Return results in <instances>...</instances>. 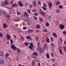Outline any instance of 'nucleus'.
<instances>
[{
	"label": "nucleus",
	"mask_w": 66,
	"mask_h": 66,
	"mask_svg": "<svg viewBox=\"0 0 66 66\" xmlns=\"http://www.w3.org/2000/svg\"><path fill=\"white\" fill-rule=\"evenodd\" d=\"M38 47L39 51V52L40 54L43 53V51H44L43 49L41 48V46H38Z\"/></svg>",
	"instance_id": "1"
},
{
	"label": "nucleus",
	"mask_w": 66,
	"mask_h": 66,
	"mask_svg": "<svg viewBox=\"0 0 66 66\" xmlns=\"http://www.w3.org/2000/svg\"><path fill=\"white\" fill-rule=\"evenodd\" d=\"M11 47L13 50H16V49H17L16 47V46H15L14 44H11Z\"/></svg>",
	"instance_id": "2"
},
{
	"label": "nucleus",
	"mask_w": 66,
	"mask_h": 66,
	"mask_svg": "<svg viewBox=\"0 0 66 66\" xmlns=\"http://www.w3.org/2000/svg\"><path fill=\"white\" fill-rule=\"evenodd\" d=\"M1 13L2 14H3V15H6L7 14L6 12L5 11L3 10H1Z\"/></svg>",
	"instance_id": "3"
},
{
	"label": "nucleus",
	"mask_w": 66,
	"mask_h": 66,
	"mask_svg": "<svg viewBox=\"0 0 66 66\" xmlns=\"http://www.w3.org/2000/svg\"><path fill=\"white\" fill-rule=\"evenodd\" d=\"M40 13L43 16H44V17H46V15L45 14V13L42 11V10L41 9H40Z\"/></svg>",
	"instance_id": "4"
},
{
	"label": "nucleus",
	"mask_w": 66,
	"mask_h": 66,
	"mask_svg": "<svg viewBox=\"0 0 66 66\" xmlns=\"http://www.w3.org/2000/svg\"><path fill=\"white\" fill-rule=\"evenodd\" d=\"M33 44L32 43H30V45L29 46V48L31 49H33Z\"/></svg>",
	"instance_id": "5"
},
{
	"label": "nucleus",
	"mask_w": 66,
	"mask_h": 66,
	"mask_svg": "<svg viewBox=\"0 0 66 66\" xmlns=\"http://www.w3.org/2000/svg\"><path fill=\"white\" fill-rule=\"evenodd\" d=\"M59 27L61 30H63L64 29L65 26L64 25L61 24L60 25Z\"/></svg>",
	"instance_id": "6"
},
{
	"label": "nucleus",
	"mask_w": 66,
	"mask_h": 66,
	"mask_svg": "<svg viewBox=\"0 0 66 66\" xmlns=\"http://www.w3.org/2000/svg\"><path fill=\"white\" fill-rule=\"evenodd\" d=\"M24 16L26 17H29V14L28 13L26 12H24Z\"/></svg>",
	"instance_id": "7"
},
{
	"label": "nucleus",
	"mask_w": 66,
	"mask_h": 66,
	"mask_svg": "<svg viewBox=\"0 0 66 66\" xmlns=\"http://www.w3.org/2000/svg\"><path fill=\"white\" fill-rule=\"evenodd\" d=\"M18 4L20 6H21V7H22V6H23V4H22V3H21V2L20 1H19L18 2Z\"/></svg>",
	"instance_id": "8"
},
{
	"label": "nucleus",
	"mask_w": 66,
	"mask_h": 66,
	"mask_svg": "<svg viewBox=\"0 0 66 66\" xmlns=\"http://www.w3.org/2000/svg\"><path fill=\"white\" fill-rule=\"evenodd\" d=\"M13 20L15 21H19L20 20L19 18H14L13 19Z\"/></svg>",
	"instance_id": "9"
},
{
	"label": "nucleus",
	"mask_w": 66,
	"mask_h": 66,
	"mask_svg": "<svg viewBox=\"0 0 66 66\" xmlns=\"http://www.w3.org/2000/svg\"><path fill=\"white\" fill-rule=\"evenodd\" d=\"M49 8H51L52 6V3L51 2H49Z\"/></svg>",
	"instance_id": "10"
},
{
	"label": "nucleus",
	"mask_w": 66,
	"mask_h": 66,
	"mask_svg": "<svg viewBox=\"0 0 66 66\" xmlns=\"http://www.w3.org/2000/svg\"><path fill=\"white\" fill-rule=\"evenodd\" d=\"M3 27L4 28H6L7 27V24L6 23H4L3 24Z\"/></svg>",
	"instance_id": "11"
},
{
	"label": "nucleus",
	"mask_w": 66,
	"mask_h": 66,
	"mask_svg": "<svg viewBox=\"0 0 66 66\" xmlns=\"http://www.w3.org/2000/svg\"><path fill=\"white\" fill-rule=\"evenodd\" d=\"M12 6L13 7H14L15 6L16 7L18 6V4L16 3H14L12 5Z\"/></svg>",
	"instance_id": "12"
},
{
	"label": "nucleus",
	"mask_w": 66,
	"mask_h": 66,
	"mask_svg": "<svg viewBox=\"0 0 66 66\" xmlns=\"http://www.w3.org/2000/svg\"><path fill=\"white\" fill-rule=\"evenodd\" d=\"M55 12L57 14H59V13H60L61 12L60 11V10L58 9L55 10Z\"/></svg>",
	"instance_id": "13"
},
{
	"label": "nucleus",
	"mask_w": 66,
	"mask_h": 66,
	"mask_svg": "<svg viewBox=\"0 0 66 66\" xmlns=\"http://www.w3.org/2000/svg\"><path fill=\"white\" fill-rule=\"evenodd\" d=\"M7 38L8 40H10L11 39V36L8 34L6 35Z\"/></svg>",
	"instance_id": "14"
},
{
	"label": "nucleus",
	"mask_w": 66,
	"mask_h": 66,
	"mask_svg": "<svg viewBox=\"0 0 66 66\" xmlns=\"http://www.w3.org/2000/svg\"><path fill=\"white\" fill-rule=\"evenodd\" d=\"M33 5L35 7H36V2L35 1H33Z\"/></svg>",
	"instance_id": "15"
},
{
	"label": "nucleus",
	"mask_w": 66,
	"mask_h": 66,
	"mask_svg": "<svg viewBox=\"0 0 66 66\" xmlns=\"http://www.w3.org/2000/svg\"><path fill=\"white\" fill-rule=\"evenodd\" d=\"M16 52L18 53H20L21 52V50L19 48H17L16 50Z\"/></svg>",
	"instance_id": "16"
},
{
	"label": "nucleus",
	"mask_w": 66,
	"mask_h": 66,
	"mask_svg": "<svg viewBox=\"0 0 66 66\" xmlns=\"http://www.w3.org/2000/svg\"><path fill=\"white\" fill-rule=\"evenodd\" d=\"M4 3L6 5H9V3L8 2V1H7V0L5 1H4Z\"/></svg>",
	"instance_id": "17"
},
{
	"label": "nucleus",
	"mask_w": 66,
	"mask_h": 66,
	"mask_svg": "<svg viewBox=\"0 0 66 66\" xmlns=\"http://www.w3.org/2000/svg\"><path fill=\"white\" fill-rule=\"evenodd\" d=\"M36 27L37 29H40V25H39V24H37L36 25Z\"/></svg>",
	"instance_id": "18"
},
{
	"label": "nucleus",
	"mask_w": 66,
	"mask_h": 66,
	"mask_svg": "<svg viewBox=\"0 0 66 66\" xmlns=\"http://www.w3.org/2000/svg\"><path fill=\"white\" fill-rule=\"evenodd\" d=\"M53 35L54 36V37H57V36L56 35V34L55 33V32H54L53 33Z\"/></svg>",
	"instance_id": "19"
},
{
	"label": "nucleus",
	"mask_w": 66,
	"mask_h": 66,
	"mask_svg": "<svg viewBox=\"0 0 66 66\" xmlns=\"http://www.w3.org/2000/svg\"><path fill=\"white\" fill-rule=\"evenodd\" d=\"M60 3L61 2H59V1H58L56 3V5H59Z\"/></svg>",
	"instance_id": "20"
},
{
	"label": "nucleus",
	"mask_w": 66,
	"mask_h": 66,
	"mask_svg": "<svg viewBox=\"0 0 66 66\" xmlns=\"http://www.w3.org/2000/svg\"><path fill=\"white\" fill-rule=\"evenodd\" d=\"M9 54L8 53H6L5 55V56L6 57H7L9 56Z\"/></svg>",
	"instance_id": "21"
},
{
	"label": "nucleus",
	"mask_w": 66,
	"mask_h": 66,
	"mask_svg": "<svg viewBox=\"0 0 66 66\" xmlns=\"http://www.w3.org/2000/svg\"><path fill=\"white\" fill-rule=\"evenodd\" d=\"M39 18V20L41 21V22H43V19L41 18Z\"/></svg>",
	"instance_id": "22"
},
{
	"label": "nucleus",
	"mask_w": 66,
	"mask_h": 66,
	"mask_svg": "<svg viewBox=\"0 0 66 66\" xmlns=\"http://www.w3.org/2000/svg\"><path fill=\"white\" fill-rule=\"evenodd\" d=\"M58 7L59 8V9H62L63 8V6L60 5L58 6Z\"/></svg>",
	"instance_id": "23"
},
{
	"label": "nucleus",
	"mask_w": 66,
	"mask_h": 66,
	"mask_svg": "<svg viewBox=\"0 0 66 66\" xmlns=\"http://www.w3.org/2000/svg\"><path fill=\"white\" fill-rule=\"evenodd\" d=\"M46 42L47 43H49L50 42V40H49V39L48 38H47L46 39Z\"/></svg>",
	"instance_id": "24"
},
{
	"label": "nucleus",
	"mask_w": 66,
	"mask_h": 66,
	"mask_svg": "<svg viewBox=\"0 0 66 66\" xmlns=\"http://www.w3.org/2000/svg\"><path fill=\"white\" fill-rule=\"evenodd\" d=\"M26 37L28 39H31V37L29 36H27V37Z\"/></svg>",
	"instance_id": "25"
},
{
	"label": "nucleus",
	"mask_w": 66,
	"mask_h": 66,
	"mask_svg": "<svg viewBox=\"0 0 66 66\" xmlns=\"http://www.w3.org/2000/svg\"><path fill=\"white\" fill-rule=\"evenodd\" d=\"M3 61L1 60H0V64H3Z\"/></svg>",
	"instance_id": "26"
},
{
	"label": "nucleus",
	"mask_w": 66,
	"mask_h": 66,
	"mask_svg": "<svg viewBox=\"0 0 66 66\" xmlns=\"http://www.w3.org/2000/svg\"><path fill=\"white\" fill-rule=\"evenodd\" d=\"M46 56L47 59H49V58H50V56H49V55L48 54L46 55Z\"/></svg>",
	"instance_id": "27"
},
{
	"label": "nucleus",
	"mask_w": 66,
	"mask_h": 66,
	"mask_svg": "<svg viewBox=\"0 0 66 66\" xmlns=\"http://www.w3.org/2000/svg\"><path fill=\"white\" fill-rule=\"evenodd\" d=\"M51 55L52 56V57H54V55H53V52H52L51 54Z\"/></svg>",
	"instance_id": "28"
},
{
	"label": "nucleus",
	"mask_w": 66,
	"mask_h": 66,
	"mask_svg": "<svg viewBox=\"0 0 66 66\" xmlns=\"http://www.w3.org/2000/svg\"><path fill=\"white\" fill-rule=\"evenodd\" d=\"M63 48H64V50L65 52H66V47L65 46H63Z\"/></svg>",
	"instance_id": "29"
},
{
	"label": "nucleus",
	"mask_w": 66,
	"mask_h": 66,
	"mask_svg": "<svg viewBox=\"0 0 66 66\" xmlns=\"http://www.w3.org/2000/svg\"><path fill=\"white\" fill-rule=\"evenodd\" d=\"M3 34L0 32V37H3Z\"/></svg>",
	"instance_id": "30"
},
{
	"label": "nucleus",
	"mask_w": 66,
	"mask_h": 66,
	"mask_svg": "<svg viewBox=\"0 0 66 66\" xmlns=\"http://www.w3.org/2000/svg\"><path fill=\"white\" fill-rule=\"evenodd\" d=\"M46 27H49V23L46 22Z\"/></svg>",
	"instance_id": "31"
},
{
	"label": "nucleus",
	"mask_w": 66,
	"mask_h": 66,
	"mask_svg": "<svg viewBox=\"0 0 66 66\" xmlns=\"http://www.w3.org/2000/svg\"><path fill=\"white\" fill-rule=\"evenodd\" d=\"M33 54L36 55H37V53L36 52H34L33 53Z\"/></svg>",
	"instance_id": "32"
},
{
	"label": "nucleus",
	"mask_w": 66,
	"mask_h": 66,
	"mask_svg": "<svg viewBox=\"0 0 66 66\" xmlns=\"http://www.w3.org/2000/svg\"><path fill=\"white\" fill-rule=\"evenodd\" d=\"M47 48V44H45V46H44V49H46Z\"/></svg>",
	"instance_id": "33"
},
{
	"label": "nucleus",
	"mask_w": 66,
	"mask_h": 66,
	"mask_svg": "<svg viewBox=\"0 0 66 66\" xmlns=\"http://www.w3.org/2000/svg\"><path fill=\"white\" fill-rule=\"evenodd\" d=\"M10 16H10V15H6V17H7V18H10Z\"/></svg>",
	"instance_id": "34"
},
{
	"label": "nucleus",
	"mask_w": 66,
	"mask_h": 66,
	"mask_svg": "<svg viewBox=\"0 0 66 66\" xmlns=\"http://www.w3.org/2000/svg\"><path fill=\"white\" fill-rule=\"evenodd\" d=\"M24 44L26 46H28L29 45V43H28V42L25 43Z\"/></svg>",
	"instance_id": "35"
},
{
	"label": "nucleus",
	"mask_w": 66,
	"mask_h": 66,
	"mask_svg": "<svg viewBox=\"0 0 66 66\" xmlns=\"http://www.w3.org/2000/svg\"><path fill=\"white\" fill-rule=\"evenodd\" d=\"M36 11V10L35 9H34L33 10H32V12H35Z\"/></svg>",
	"instance_id": "36"
},
{
	"label": "nucleus",
	"mask_w": 66,
	"mask_h": 66,
	"mask_svg": "<svg viewBox=\"0 0 66 66\" xmlns=\"http://www.w3.org/2000/svg\"><path fill=\"white\" fill-rule=\"evenodd\" d=\"M0 55H1V56H2V55H3V53L2 52H0Z\"/></svg>",
	"instance_id": "37"
},
{
	"label": "nucleus",
	"mask_w": 66,
	"mask_h": 66,
	"mask_svg": "<svg viewBox=\"0 0 66 66\" xmlns=\"http://www.w3.org/2000/svg\"><path fill=\"white\" fill-rule=\"evenodd\" d=\"M18 32H19V33H20V32H21V29H18Z\"/></svg>",
	"instance_id": "38"
},
{
	"label": "nucleus",
	"mask_w": 66,
	"mask_h": 66,
	"mask_svg": "<svg viewBox=\"0 0 66 66\" xmlns=\"http://www.w3.org/2000/svg\"><path fill=\"white\" fill-rule=\"evenodd\" d=\"M28 21H29V20H28V18L26 19L25 20V21L26 22H28Z\"/></svg>",
	"instance_id": "39"
},
{
	"label": "nucleus",
	"mask_w": 66,
	"mask_h": 66,
	"mask_svg": "<svg viewBox=\"0 0 66 66\" xmlns=\"http://www.w3.org/2000/svg\"><path fill=\"white\" fill-rule=\"evenodd\" d=\"M43 6L46 7H47V5H46V4H44L43 5Z\"/></svg>",
	"instance_id": "40"
},
{
	"label": "nucleus",
	"mask_w": 66,
	"mask_h": 66,
	"mask_svg": "<svg viewBox=\"0 0 66 66\" xmlns=\"http://www.w3.org/2000/svg\"><path fill=\"white\" fill-rule=\"evenodd\" d=\"M27 12L29 14H30L31 13V11H30V10L29 9H28L27 10Z\"/></svg>",
	"instance_id": "41"
},
{
	"label": "nucleus",
	"mask_w": 66,
	"mask_h": 66,
	"mask_svg": "<svg viewBox=\"0 0 66 66\" xmlns=\"http://www.w3.org/2000/svg\"><path fill=\"white\" fill-rule=\"evenodd\" d=\"M21 38H22V40H24V38H23V36L21 35Z\"/></svg>",
	"instance_id": "42"
},
{
	"label": "nucleus",
	"mask_w": 66,
	"mask_h": 66,
	"mask_svg": "<svg viewBox=\"0 0 66 66\" xmlns=\"http://www.w3.org/2000/svg\"><path fill=\"white\" fill-rule=\"evenodd\" d=\"M42 8L44 10H45V11H46V10H47V9L45 7H43Z\"/></svg>",
	"instance_id": "43"
},
{
	"label": "nucleus",
	"mask_w": 66,
	"mask_h": 66,
	"mask_svg": "<svg viewBox=\"0 0 66 66\" xmlns=\"http://www.w3.org/2000/svg\"><path fill=\"white\" fill-rule=\"evenodd\" d=\"M59 51V52H60V54H62V50H60Z\"/></svg>",
	"instance_id": "44"
},
{
	"label": "nucleus",
	"mask_w": 66,
	"mask_h": 66,
	"mask_svg": "<svg viewBox=\"0 0 66 66\" xmlns=\"http://www.w3.org/2000/svg\"><path fill=\"white\" fill-rule=\"evenodd\" d=\"M36 40L38 42V37H36Z\"/></svg>",
	"instance_id": "45"
},
{
	"label": "nucleus",
	"mask_w": 66,
	"mask_h": 66,
	"mask_svg": "<svg viewBox=\"0 0 66 66\" xmlns=\"http://www.w3.org/2000/svg\"><path fill=\"white\" fill-rule=\"evenodd\" d=\"M29 31L30 32H33V30L31 29H29Z\"/></svg>",
	"instance_id": "46"
},
{
	"label": "nucleus",
	"mask_w": 66,
	"mask_h": 66,
	"mask_svg": "<svg viewBox=\"0 0 66 66\" xmlns=\"http://www.w3.org/2000/svg\"><path fill=\"white\" fill-rule=\"evenodd\" d=\"M43 31L44 32H48V30H47V29H44Z\"/></svg>",
	"instance_id": "47"
},
{
	"label": "nucleus",
	"mask_w": 66,
	"mask_h": 66,
	"mask_svg": "<svg viewBox=\"0 0 66 66\" xmlns=\"http://www.w3.org/2000/svg\"><path fill=\"white\" fill-rule=\"evenodd\" d=\"M63 34H66V31H63Z\"/></svg>",
	"instance_id": "48"
},
{
	"label": "nucleus",
	"mask_w": 66,
	"mask_h": 66,
	"mask_svg": "<svg viewBox=\"0 0 66 66\" xmlns=\"http://www.w3.org/2000/svg\"><path fill=\"white\" fill-rule=\"evenodd\" d=\"M11 44H13V41L12 40H10Z\"/></svg>",
	"instance_id": "49"
},
{
	"label": "nucleus",
	"mask_w": 66,
	"mask_h": 66,
	"mask_svg": "<svg viewBox=\"0 0 66 66\" xmlns=\"http://www.w3.org/2000/svg\"><path fill=\"white\" fill-rule=\"evenodd\" d=\"M34 15L35 16H37L38 15V13H34Z\"/></svg>",
	"instance_id": "50"
},
{
	"label": "nucleus",
	"mask_w": 66,
	"mask_h": 66,
	"mask_svg": "<svg viewBox=\"0 0 66 66\" xmlns=\"http://www.w3.org/2000/svg\"><path fill=\"white\" fill-rule=\"evenodd\" d=\"M34 18L35 20H37V17H35L34 16Z\"/></svg>",
	"instance_id": "51"
},
{
	"label": "nucleus",
	"mask_w": 66,
	"mask_h": 66,
	"mask_svg": "<svg viewBox=\"0 0 66 66\" xmlns=\"http://www.w3.org/2000/svg\"><path fill=\"white\" fill-rule=\"evenodd\" d=\"M51 41H52V42H53V38H52V37H51Z\"/></svg>",
	"instance_id": "52"
},
{
	"label": "nucleus",
	"mask_w": 66,
	"mask_h": 66,
	"mask_svg": "<svg viewBox=\"0 0 66 66\" xmlns=\"http://www.w3.org/2000/svg\"><path fill=\"white\" fill-rule=\"evenodd\" d=\"M13 36L14 38H16V36H15V35H13Z\"/></svg>",
	"instance_id": "53"
},
{
	"label": "nucleus",
	"mask_w": 66,
	"mask_h": 66,
	"mask_svg": "<svg viewBox=\"0 0 66 66\" xmlns=\"http://www.w3.org/2000/svg\"><path fill=\"white\" fill-rule=\"evenodd\" d=\"M10 20L9 19H7V22H10Z\"/></svg>",
	"instance_id": "54"
},
{
	"label": "nucleus",
	"mask_w": 66,
	"mask_h": 66,
	"mask_svg": "<svg viewBox=\"0 0 66 66\" xmlns=\"http://www.w3.org/2000/svg\"><path fill=\"white\" fill-rule=\"evenodd\" d=\"M13 3H14V2H13V1H11V4H13Z\"/></svg>",
	"instance_id": "55"
},
{
	"label": "nucleus",
	"mask_w": 66,
	"mask_h": 66,
	"mask_svg": "<svg viewBox=\"0 0 66 66\" xmlns=\"http://www.w3.org/2000/svg\"><path fill=\"white\" fill-rule=\"evenodd\" d=\"M17 13L18 15H20V13L19 12H17Z\"/></svg>",
	"instance_id": "56"
},
{
	"label": "nucleus",
	"mask_w": 66,
	"mask_h": 66,
	"mask_svg": "<svg viewBox=\"0 0 66 66\" xmlns=\"http://www.w3.org/2000/svg\"><path fill=\"white\" fill-rule=\"evenodd\" d=\"M38 4L39 5H41V3H40V2L39 1H38Z\"/></svg>",
	"instance_id": "57"
},
{
	"label": "nucleus",
	"mask_w": 66,
	"mask_h": 66,
	"mask_svg": "<svg viewBox=\"0 0 66 66\" xmlns=\"http://www.w3.org/2000/svg\"><path fill=\"white\" fill-rule=\"evenodd\" d=\"M32 7L33 6H32V4L30 5V7Z\"/></svg>",
	"instance_id": "58"
},
{
	"label": "nucleus",
	"mask_w": 66,
	"mask_h": 66,
	"mask_svg": "<svg viewBox=\"0 0 66 66\" xmlns=\"http://www.w3.org/2000/svg\"><path fill=\"white\" fill-rule=\"evenodd\" d=\"M64 44L65 45H66V41H65L64 42Z\"/></svg>",
	"instance_id": "59"
},
{
	"label": "nucleus",
	"mask_w": 66,
	"mask_h": 66,
	"mask_svg": "<svg viewBox=\"0 0 66 66\" xmlns=\"http://www.w3.org/2000/svg\"><path fill=\"white\" fill-rule=\"evenodd\" d=\"M5 4H4L3 2H2V5H5Z\"/></svg>",
	"instance_id": "60"
},
{
	"label": "nucleus",
	"mask_w": 66,
	"mask_h": 66,
	"mask_svg": "<svg viewBox=\"0 0 66 66\" xmlns=\"http://www.w3.org/2000/svg\"><path fill=\"white\" fill-rule=\"evenodd\" d=\"M38 66H40V63H38Z\"/></svg>",
	"instance_id": "61"
},
{
	"label": "nucleus",
	"mask_w": 66,
	"mask_h": 66,
	"mask_svg": "<svg viewBox=\"0 0 66 66\" xmlns=\"http://www.w3.org/2000/svg\"><path fill=\"white\" fill-rule=\"evenodd\" d=\"M23 29L24 30H26V28L25 27H23Z\"/></svg>",
	"instance_id": "62"
},
{
	"label": "nucleus",
	"mask_w": 66,
	"mask_h": 66,
	"mask_svg": "<svg viewBox=\"0 0 66 66\" xmlns=\"http://www.w3.org/2000/svg\"><path fill=\"white\" fill-rule=\"evenodd\" d=\"M39 44H40V43H38L37 45L38 46H39Z\"/></svg>",
	"instance_id": "63"
},
{
	"label": "nucleus",
	"mask_w": 66,
	"mask_h": 66,
	"mask_svg": "<svg viewBox=\"0 0 66 66\" xmlns=\"http://www.w3.org/2000/svg\"><path fill=\"white\" fill-rule=\"evenodd\" d=\"M48 18H49V19H51V16H49L48 17Z\"/></svg>",
	"instance_id": "64"
}]
</instances>
